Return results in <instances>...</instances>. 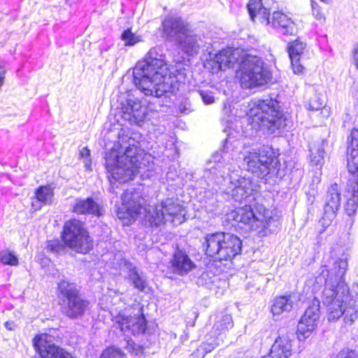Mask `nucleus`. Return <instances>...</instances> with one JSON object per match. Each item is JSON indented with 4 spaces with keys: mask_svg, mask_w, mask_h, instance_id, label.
<instances>
[{
    "mask_svg": "<svg viewBox=\"0 0 358 358\" xmlns=\"http://www.w3.org/2000/svg\"><path fill=\"white\" fill-rule=\"evenodd\" d=\"M164 59L162 50L155 47L134 67V83L145 96L161 97L167 92L173 93L178 90L180 83L185 82V69L171 71Z\"/></svg>",
    "mask_w": 358,
    "mask_h": 358,
    "instance_id": "nucleus-2",
    "label": "nucleus"
},
{
    "mask_svg": "<svg viewBox=\"0 0 358 358\" xmlns=\"http://www.w3.org/2000/svg\"><path fill=\"white\" fill-rule=\"evenodd\" d=\"M33 341L41 358H73L71 354L56 345L55 337L50 334L36 336Z\"/></svg>",
    "mask_w": 358,
    "mask_h": 358,
    "instance_id": "nucleus-14",
    "label": "nucleus"
},
{
    "mask_svg": "<svg viewBox=\"0 0 358 358\" xmlns=\"http://www.w3.org/2000/svg\"><path fill=\"white\" fill-rule=\"evenodd\" d=\"M320 319V301L315 298L301 317L296 334L300 341L309 338L317 327Z\"/></svg>",
    "mask_w": 358,
    "mask_h": 358,
    "instance_id": "nucleus-13",
    "label": "nucleus"
},
{
    "mask_svg": "<svg viewBox=\"0 0 358 358\" xmlns=\"http://www.w3.org/2000/svg\"><path fill=\"white\" fill-rule=\"evenodd\" d=\"M277 33L284 36L296 34L297 27L294 20L282 11H274L269 24Z\"/></svg>",
    "mask_w": 358,
    "mask_h": 358,
    "instance_id": "nucleus-20",
    "label": "nucleus"
},
{
    "mask_svg": "<svg viewBox=\"0 0 358 358\" xmlns=\"http://www.w3.org/2000/svg\"><path fill=\"white\" fill-rule=\"evenodd\" d=\"M346 203L345 210L348 215H353L358 208V182L350 180L345 187Z\"/></svg>",
    "mask_w": 358,
    "mask_h": 358,
    "instance_id": "nucleus-28",
    "label": "nucleus"
},
{
    "mask_svg": "<svg viewBox=\"0 0 358 358\" xmlns=\"http://www.w3.org/2000/svg\"><path fill=\"white\" fill-rule=\"evenodd\" d=\"M336 215L335 213L330 215L328 211H324V215L318 222L319 226L322 227V229H319L320 234H322L331 224Z\"/></svg>",
    "mask_w": 358,
    "mask_h": 358,
    "instance_id": "nucleus-39",
    "label": "nucleus"
},
{
    "mask_svg": "<svg viewBox=\"0 0 358 358\" xmlns=\"http://www.w3.org/2000/svg\"><path fill=\"white\" fill-rule=\"evenodd\" d=\"M337 357L338 358H358V354L355 350L346 348L341 350Z\"/></svg>",
    "mask_w": 358,
    "mask_h": 358,
    "instance_id": "nucleus-45",
    "label": "nucleus"
},
{
    "mask_svg": "<svg viewBox=\"0 0 358 358\" xmlns=\"http://www.w3.org/2000/svg\"><path fill=\"white\" fill-rule=\"evenodd\" d=\"M4 326L6 327V328L8 330H13L14 327H15V324H14V322H11V321H7L4 323Z\"/></svg>",
    "mask_w": 358,
    "mask_h": 358,
    "instance_id": "nucleus-48",
    "label": "nucleus"
},
{
    "mask_svg": "<svg viewBox=\"0 0 358 358\" xmlns=\"http://www.w3.org/2000/svg\"><path fill=\"white\" fill-rule=\"evenodd\" d=\"M348 267L345 258L331 259L322 265L315 277L317 284H324L321 299L327 308L329 321L343 316L346 323H352L358 317V294L354 295L343 280Z\"/></svg>",
    "mask_w": 358,
    "mask_h": 358,
    "instance_id": "nucleus-1",
    "label": "nucleus"
},
{
    "mask_svg": "<svg viewBox=\"0 0 358 358\" xmlns=\"http://www.w3.org/2000/svg\"><path fill=\"white\" fill-rule=\"evenodd\" d=\"M320 1H322V2H324V1H326L327 0H320Z\"/></svg>",
    "mask_w": 358,
    "mask_h": 358,
    "instance_id": "nucleus-49",
    "label": "nucleus"
},
{
    "mask_svg": "<svg viewBox=\"0 0 358 358\" xmlns=\"http://www.w3.org/2000/svg\"><path fill=\"white\" fill-rule=\"evenodd\" d=\"M214 282V280L210 279L208 272H203L199 278V283L206 286L209 289L212 288V284H213Z\"/></svg>",
    "mask_w": 358,
    "mask_h": 358,
    "instance_id": "nucleus-44",
    "label": "nucleus"
},
{
    "mask_svg": "<svg viewBox=\"0 0 358 358\" xmlns=\"http://www.w3.org/2000/svg\"><path fill=\"white\" fill-rule=\"evenodd\" d=\"M80 155L84 159V163L85 164V167L87 168V169L90 170L92 163L91 159H90V150L88 149V148H83L82 150L80 151Z\"/></svg>",
    "mask_w": 358,
    "mask_h": 358,
    "instance_id": "nucleus-42",
    "label": "nucleus"
},
{
    "mask_svg": "<svg viewBox=\"0 0 358 358\" xmlns=\"http://www.w3.org/2000/svg\"><path fill=\"white\" fill-rule=\"evenodd\" d=\"M248 10L253 21L255 17H257L262 24H270L271 16L268 10L263 6L261 0H250L248 3Z\"/></svg>",
    "mask_w": 358,
    "mask_h": 358,
    "instance_id": "nucleus-31",
    "label": "nucleus"
},
{
    "mask_svg": "<svg viewBox=\"0 0 358 358\" xmlns=\"http://www.w3.org/2000/svg\"><path fill=\"white\" fill-rule=\"evenodd\" d=\"M247 115L250 124L256 130L280 134L287 126L286 118L277 109V102L271 99L255 102Z\"/></svg>",
    "mask_w": 358,
    "mask_h": 358,
    "instance_id": "nucleus-6",
    "label": "nucleus"
},
{
    "mask_svg": "<svg viewBox=\"0 0 358 358\" xmlns=\"http://www.w3.org/2000/svg\"><path fill=\"white\" fill-rule=\"evenodd\" d=\"M241 240L236 235L225 233L224 245V254L223 260H231L232 258L241 253Z\"/></svg>",
    "mask_w": 358,
    "mask_h": 358,
    "instance_id": "nucleus-30",
    "label": "nucleus"
},
{
    "mask_svg": "<svg viewBox=\"0 0 358 358\" xmlns=\"http://www.w3.org/2000/svg\"><path fill=\"white\" fill-rule=\"evenodd\" d=\"M57 297L61 311L70 318L82 316L88 306V301L80 296L76 285L66 280L57 285Z\"/></svg>",
    "mask_w": 358,
    "mask_h": 358,
    "instance_id": "nucleus-9",
    "label": "nucleus"
},
{
    "mask_svg": "<svg viewBox=\"0 0 358 358\" xmlns=\"http://www.w3.org/2000/svg\"><path fill=\"white\" fill-rule=\"evenodd\" d=\"M225 233L216 232L207 234L202 243L203 250L206 255L215 259L222 261L224 259V245Z\"/></svg>",
    "mask_w": 358,
    "mask_h": 358,
    "instance_id": "nucleus-19",
    "label": "nucleus"
},
{
    "mask_svg": "<svg viewBox=\"0 0 358 358\" xmlns=\"http://www.w3.org/2000/svg\"><path fill=\"white\" fill-rule=\"evenodd\" d=\"M122 203L117 207L120 220H134L138 214L145 212V220L150 227H159L165 222L180 224L185 221V210L178 201L167 199L156 206L143 207L144 199L138 192L125 191L121 196Z\"/></svg>",
    "mask_w": 358,
    "mask_h": 358,
    "instance_id": "nucleus-3",
    "label": "nucleus"
},
{
    "mask_svg": "<svg viewBox=\"0 0 358 358\" xmlns=\"http://www.w3.org/2000/svg\"><path fill=\"white\" fill-rule=\"evenodd\" d=\"M208 339L207 343H202L192 354V358H203L205 355L211 352L217 345H214V341Z\"/></svg>",
    "mask_w": 358,
    "mask_h": 358,
    "instance_id": "nucleus-36",
    "label": "nucleus"
},
{
    "mask_svg": "<svg viewBox=\"0 0 358 358\" xmlns=\"http://www.w3.org/2000/svg\"><path fill=\"white\" fill-rule=\"evenodd\" d=\"M278 334L269 355L263 358H289L291 356L294 334L285 327L279 329Z\"/></svg>",
    "mask_w": 358,
    "mask_h": 358,
    "instance_id": "nucleus-15",
    "label": "nucleus"
},
{
    "mask_svg": "<svg viewBox=\"0 0 358 358\" xmlns=\"http://www.w3.org/2000/svg\"><path fill=\"white\" fill-rule=\"evenodd\" d=\"M163 33L166 39L177 43L191 29L189 24L178 16H168L162 22Z\"/></svg>",
    "mask_w": 358,
    "mask_h": 358,
    "instance_id": "nucleus-16",
    "label": "nucleus"
},
{
    "mask_svg": "<svg viewBox=\"0 0 358 358\" xmlns=\"http://www.w3.org/2000/svg\"><path fill=\"white\" fill-rule=\"evenodd\" d=\"M353 59L356 67L358 69V45H355L353 50Z\"/></svg>",
    "mask_w": 358,
    "mask_h": 358,
    "instance_id": "nucleus-47",
    "label": "nucleus"
},
{
    "mask_svg": "<svg viewBox=\"0 0 358 358\" xmlns=\"http://www.w3.org/2000/svg\"><path fill=\"white\" fill-rule=\"evenodd\" d=\"M234 219L248 225L250 229L259 231L268 227L271 220L268 210L264 206L257 203H245L238 208L234 212Z\"/></svg>",
    "mask_w": 358,
    "mask_h": 358,
    "instance_id": "nucleus-11",
    "label": "nucleus"
},
{
    "mask_svg": "<svg viewBox=\"0 0 358 358\" xmlns=\"http://www.w3.org/2000/svg\"><path fill=\"white\" fill-rule=\"evenodd\" d=\"M304 49L305 44L299 41H294L288 45L289 56L295 74H301L304 71L305 69L301 62Z\"/></svg>",
    "mask_w": 358,
    "mask_h": 358,
    "instance_id": "nucleus-26",
    "label": "nucleus"
},
{
    "mask_svg": "<svg viewBox=\"0 0 358 358\" xmlns=\"http://www.w3.org/2000/svg\"><path fill=\"white\" fill-rule=\"evenodd\" d=\"M234 325L232 317L230 315H224L218 319L213 325L211 331V336H215L213 340L214 345H220L224 342L226 337V332L231 329Z\"/></svg>",
    "mask_w": 358,
    "mask_h": 358,
    "instance_id": "nucleus-27",
    "label": "nucleus"
},
{
    "mask_svg": "<svg viewBox=\"0 0 358 358\" xmlns=\"http://www.w3.org/2000/svg\"><path fill=\"white\" fill-rule=\"evenodd\" d=\"M176 44L178 48L188 56L196 55L201 49L208 48L206 38L203 36L193 34L191 29Z\"/></svg>",
    "mask_w": 358,
    "mask_h": 358,
    "instance_id": "nucleus-18",
    "label": "nucleus"
},
{
    "mask_svg": "<svg viewBox=\"0 0 358 358\" xmlns=\"http://www.w3.org/2000/svg\"><path fill=\"white\" fill-rule=\"evenodd\" d=\"M293 308V301L290 295H284L275 297L271 306V313L274 316L288 313Z\"/></svg>",
    "mask_w": 358,
    "mask_h": 358,
    "instance_id": "nucleus-34",
    "label": "nucleus"
},
{
    "mask_svg": "<svg viewBox=\"0 0 358 358\" xmlns=\"http://www.w3.org/2000/svg\"><path fill=\"white\" fill-rule=\"evenodd\" d=\"M120 113L122 118L131 124H140L143 122L145 113L141 102L134 96L128 98L120 103Z\"/></svg>",
    "mask_w": 358,
    "mask_h": 358,
    "instance_id": "nucleus-17",
    "label": "nucleus"
},
{
    "mask_svg": "<svg viewBox=\"0 0 358 358\" xmlns=\"http://www.w3.org/2000/svg\"><path fill=\"white\" fill-rule=\"evenodd\" d=\"M247 170L258 178L278 173L280 162L273 148L268 145L245 149L243 152Z\"/></svg>",
    "mask_w": 358,
    "mask_h": 358,
    "instance_id": "nucleus-8",
    "label": "nucleus"
},
{
    "mask_svg": "<svg viewBox=\"0 0 358 358\" xmlns=\"http://www.w3.org/2000/svg\"><path fill=\"white\" fill-rule=\"evenodd\" d=\"M124 355V353L120 349L110 347L106 349L102 352L100 358H122Z\"/></svg>",
    "mask_w": 358,
    "mask_h": 358,
    "instance_id": "nucleus-40",
    "label": "nucleus"
},
{
    "mask_svg": "<svg viewBox=\"0 0 358 358\" xmlns=\"http://www.w3.org/2000/svg\"><path fill=\"white\" fill-rule=\"evenodd\" d=\"M348 146L347 166L348 171L355 173L358 171V129H352Z\"/></svg>",
    "mask_w": 358,
    "mask_h": 358,
    "instance_id": "nucleus-25",
    "label": "nucleus"
},
{
    "mask_svg": "<svg viewBox=\"0 0 358 358\" xmlns=\"http://www.w3.org/2000/svg\"><path fill=\"white\" fill-rule=\"evenodd\" d=\"M62 238L67 247L78 253L86 254L93 248L92 239L85 224L76 219L65 222Z\"/></svg>",
    "mask_w": 358,
    "mask_h": 358,
    "instance_id": "nucleus-10",
    "label": "nucleus"
},
{
    "mask_svg": "<svg viewBox=\"0 0 358 358\" xmlns=\"http://www.w3.org/2000/svg\"><path fill=\"white\" fill-rule=\"evenodd\" d=\"M36 199L31 203L34 210H39L43 204H50L53 198V189L50 186H41L36 191Z\"/></svg>",
    "mask_w": 358,
    "mask_h": 358,
    "instance_id": "nucleus-33",
    "label": "nucleus"
},
{
    "mask_svg": "<svg viewBox=\"0 0 358 358\" xmlns=\"http://www.w3.org/2000/svg\"><path fill=\"white\" fill-rule=\"evenodd\" d=\"M237 78L243 89H253L266 85L270 73L261 57L243 54L236 71Z\"/></svg>",
    "mask_w": 358,
    "mask_h": 358,
    "instance_id": "nucleus-7",
    "label": "nucleus"
},
{
    "mask_svg": "<svg viewBox=\"0 0 358 358\" xmlns=\"http://www.w3.org/2000/svg\"><path fill=\"white\" fill-rule=\"evenodd\" d=\"M114 321L124 334L139 335L144 333L147 327L143 307L139 306L120 313Z\"/></svg>",
    "mask_w": 358,
    "mask_h": 358,
    "instance_id": "nucleus-12",
    "label": "nucleus"
},
{
    "mask_svg": "<svg viewBox=\"0 0 358 358\" xmlns=\"http://www.w3.org/2000/svg\"><path fill=\"white\" fill-rule=\"evenodd\" d=\"M341 191L336 183L332 184L328 189L325 198L324 211H328L330 215L336 214L341 207Z\"/></svg>",
    "mask_w": 358,
    "mask_h": 358,
    "instance_id": "nucleus-29",
    "label": "nucleus"
},
{
    "mask_svg": "<svg viewBox=\"0 0 358 358\" xmlns=\"http://www.w3.org/2000/svg\"><path fill=\"white\" fill-rule=\"evenodd\" d=\"M311 7L314 17L320 22H325L326 17L322 12L321 7L315 0H311Z\"/></svg>",
    "mask_w": 358,
    "mask_h": 358,
    "instance_id": "nucleus-41",
    "label": "nucleus"
},
{
    "mask_svg": "<svg viewBox=\"0 0 358 358\" xmlns=\"http://www.w3.org/2000/svg\"><path fill=\"white\" fill-rule=\"evenodd\" d=\"M117 149L107 153L105 157L106 169L109 173L111 187L110 191L115 194V184L127 182L133 180L141 169V149L136 137L123 135L119 137Z\"/></svg>",
    "mask_w": 358,
    "mask_h": 358,
    "instance_id": "nucleus-5",
    "label": "nucleus"
},
{
    "mask_svg": "<svg viewBox=\"0 0 358 358\" xmlns=\"http://www.w3.org/2000/svg\"><path fill=\"white\" fill-rule=\"evenodd\" d=\"M121 38L124 42L125 45H134L141 41L140 37L136 36L130 29L125 30L122 33Z\"/></svg>",
    "mask_w": 358,
    "mask_h": 358,
    "instance_id": "nucleus-38",
    "label": "nucleus"
},
{
    "mask_svg": "<svg viewBox=\"0 0 358 358\" xmlns=\"http://www.w3.org/2000/svg\"><path fill=\"white\" fill-rule=\"evenodd\" d=\"M47 249L52 252L59 253L64 250V247L59 241L53 240L48 242Z\"/></svg>",
    "mask_w": 358,
    "mask_h": 358,
    "instance_id": "nucleus-43",
    "label": "nucleus"
},
{
    "mask_svg": "<svg viewBox=\"0 0 358 358\" xmlns=\"http://www.w3.org/2000/svg\"><path fill=\"white\" fill-rule=\"evenodd\" d=\"M229 143V139L227 138L222 150L213 156L206 175L208 177L211 175L216 178L220 177L224 180L228 177L229 185L226 189L227 194L240 203L251 201L255 199L253 193L257 191L258 186L251 178L241 177L235 173L233 163L236 152L231 149Z\"/></svg>",
    "mask_w": 358,
    "mask_h": 358,
    "instance_id": "nucleus-4",
    "label": "nucleus"
},
{
    "mask_svg": "<svg viewBox=\"0 0 358 358\" xmlns=\"http://www.w3.org/2000/svg\"><path fill=\"white\" fill-rule=\"evenodd\" d=\"M171 263L173 272L181 276L187 275L196 267L188 255L181 250L174 252Z\"/></svg>",
    "mask_w": 358,
    "mask_h": 358,
    "instance_id": "nucleus-23",
    "label": "nucleus"
},
{
    "mask_svg": "<svg viewBox=\"0 0 358 358\" xmlns=\"http://www.w3.org/2000/svg\"><path fill=\"white\" fill-rule=\"evenodd\" d=\"M200 96H201L203 101L206 104H210V103H213L215 101V98H214L212 92L201 91Z\"/></svg>",
    "mask_w": 358,
    "mask_h": 358,
    "instance_id": "nucleus-46",
    "label": "nucleus"
},
{
    "mask_svg": "<svg viewBox=\"0 0 358 358\" xmlns=\"http://www.w3.org/2000/svg\"><path fill=\"white\" fill-rule=\"evenodd\" d=\"M122 271L124 278L127 280L135 289L143 292L148 286V280L143 272L137 268L133 263L125 261Z\"/></svg>",
    "mask_w": 358,
    "mask_h": 358,
    "instance_id": "nucleus-21",
    "label": "nucleus"
},
{
    "mask_svg": "<svg viewBox=\"0 0 358 358\" xmlns=\"http://www.w3.org/2000/svg\"><path fill=\"white\" fill-rule=\"evenodd\" d=\"M0 262L3 264L15 266L17 264L18 259L12 252L6 250L0 252Z\"/></svg>",
    "mask_w": 358,
    "mask_h": 358,
    "instance_id": "nucleus-37",
    "label": "nucleus"
},
{
    "mask_svg": "<svg viewBox=\"0 0 358 358\" xmlns=\"http://www.w3.org/2000/svg\"><path fill=\"white\" fill-rule=\"evenodd\" d=\"M241 50L238 48H228L215 55L214 60L218 64L220 70L234 68L242 57Z\"/></svg>",
    "mask_w": 358,
    "mask_h": 358,
    "instance_id": "nucleus-22",
    "label": "nucleus"
},
{
    "mask_svg": "<svg viewBox=\"0 0 358 358\" xmlns=\"http://www.w3.org/2000/svg\"><path fill=\"white\" fill-rule=\"evenodd\" d=\"M325 140H321L310 146V163L315 167V171H320L324 162V145Z\"/></svg>",
    "mask_w": 358,
    "mask_h": 358,
    "instance_id": "nucleus-32",
    "label": "nucleus"
},
{
    "mask_svg": "<svg viewBox=\"0 0 358 358\" xmlns=\"http://www.w3.org/2000/svg\"><path fill=\"white\" fill-rule=\"evenodd\" d=\"M307 108L310 110H319L325 116H329V109L324 106V102L318 95L315 94L307 103Z\"/></svg>",
    "mask_w": 358,
    "mask_h": 358,
    "instance_id": "nucleus-35",
    "label": "nucleus"
},
{
    "mask_svg": "<svg viewBox=\"0 0 358 358\" xmlns=\"http://www.w3.org/2000/svg\"><path fill=\"white\" fill-rule=\"evenodd\" d=\"M103 208L92 198L76 199L73 205V212L76 214H89L96 217L103 215Z\"/></svg>",
    "mask_w": 358,
    "mask_h": 358,
    "instance_id": "nucleus-24",
    "label": "nucleus"
}]
</instances>
